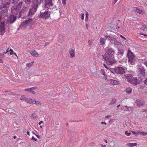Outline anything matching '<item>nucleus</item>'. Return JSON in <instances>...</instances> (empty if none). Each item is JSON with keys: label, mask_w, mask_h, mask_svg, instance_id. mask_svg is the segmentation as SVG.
<instances>
[{"label": "nucleus", "mask_w": 147, "mask_h": 147, "mask_svg": "<svg viewBox=\"0 0 147 147\" xmlns=\"http://www.w3.org/2000/svg\"><path fill=\"white\" fill-rule=\"evenodd\" d=\"M31 55L37 57H38V55L37 52L34 50H32L31 52H30Z\"/></svg>", "instance_id": "412c9836"}, {"label": "nucleus", "mask_w": 147, "mask_h": 147, "mask_svg": "<svg viewBox=\"0 0 147 147\" xmlns=\"http://www.w3.org/2000/svg\"><path fill=\"white\" fill-rule=\"evenodd\" d=\"M5 30V28L4 26L0 25V32H2Z\"/></svg>", "instance_id": "c756f323"}, {"label": "nucleus", "mask_w": 147, "mask_h": 147, "mask_svg": "<svg viewBox=\"0 0 147 147\" xmlns=\"http://www.w3.org/2000/svg\"><path fill=\"white\" fill-rule=\"evenodd\" d=\"M114 50L111 48L107 49L105 53L102 55V57L106 63L109 65H112L116 62L114 58Z\"/></svg>", "instance_id": "f257e3e1"}, {"label": "nucleus", "mask_w": 147, "mask_h": 147, "mask_svg": "<svg viewBox=\"0 0 147 147\" xmlns=\"http://www.w3.org/2000/svg\"><path fill=\"white\" fill-rule=\"evenodd\" d=\"M144 64L147 67V61H144Z\"/></svg>", "instance_id": "69168bd1"}, {"label": "nucleus", "mask_w": 147, "mask_h": 147, "mask_svg": "<svg viewBox=\"0 0 147 147\" xmlns=\"http://www.w3.org/2000/svg\"><path fill=\"white\" fill-rule=\"evenodd\" d=\"M58 11V10L56 9V8H54L52 9L51 11H50V13L51 12L52 13H55L56 12V11Z\"/></svg>", "instance_id": "7c9ffc66"}, {"label": "nucleus", "mask_w": 147, "mask_h": 147, "mask_svg": "<svg viewBox=\"0 0 147 147\" xmlns=\"http://www.w3.org/2000/svg\"><path fill=\"white\" fill-rule=\"evenodd\" d=\"M137 143H128L127 144V145L129 146L130 147H132L133 146H137Z\"/></svg>", "instance_id": "a878e982"}, {"label": "nucleus", "mask_w": 147, "mask_h": 147, "mask_svg": "<svg viewBox=\"0 0 147 147\" xmlns=\"http://www.w3.org/2000/svg\"><path fill=\"white\" fill-rule=\"evenodd\" d=\"M120 37L122 38H123L125 40H126V38H125V37H124L122 35H120Z\"/></svg>", "instance_id": "13d9d810"}, {"label": "nucleus", "mask_w": 147, "mask_h": 147, "mask_svg": "<svg viewBox=\"0 0 147 147\" xmlns=\"http://www.w3.org/2000/svg\"><path fill=\"white\" fill-rule=\"evenodd\" d=\"M133 11L140 14H141L142 13V10H141L138 7H134Z\"/></svg>", "instance_id": "a211bd4d"}, {"label": "nucleus", "mask_w": 147, "mask_h": 147, "mask_svg": "<svg viewBox=\"0 0 147 147\" xmlns=\"http://www.w3.org/2000/svg\"><path fill=\"white\" fill-rule=\"evenodd\" d=\"M21 2H20L19 4H18V5H16V9H19L20 7H21V4H20V3Z\"/></svg>", "instance_id": "49530a36"}, {"label": "nucleus", "mask_w": 147, "mask_h": 147, "mask_svg": "<svg viewBox=\"0 0 147 147\" xmlns=\"http://www.w3.org/2000/svg\"><path fill=\"white\" fill-rule=\"evenodd\" d=\"M132 91V89L130 87H129L126 88L125 89L126 92L128 94L131 93Z\"/></svg>", "instance_id": "bb28decb"}, {"label": "nucleus", "mask_w": 147, "mask_h": 147, "mask_svg": "<svg viewBox=\"0 0 147 147\" xmlns=\"http://www.w3.org/2000/svg\"><path fill=\"white\" fill-rule=\"evenodd\" d=\"M35 104H36V105H41V103L40 102L37 101H36V102H35Z\"/></svg>", "instance_id": "de8ad7c7"}, {"label": "nucleus", "mask_w": 147, "mask_h": 147, "mask_svg": "<svg viewBox=\"0 0 147 147\" xmlns=\"http://www.w3.org/2000/svg\"><path fill=\"white\" fill-rule=\"evenodd\" d=\"M103 66L105 67V68L107 69H109V68L108 67H107V65H106V64H103Z\"/></svg>", "instance_id": "052dcab7"}, {"label": "nucleus", "mask_w": 147, "mask_h": 147, "mask_svg": "<svg viewBox=\"0 0 147 147\" xmlns=\"http://www.w3.org/2000/svg\"><path fill=\"white\" fill-rule=\"evenodd\" d=\"M8 47H7V44H6V46H5V47L4 48V49H3V51L5 50L6 49L7 50V48H8Z\"/></svg>", "instance_id": "680f3d73"}, {"label": "nucleus", "mask_w": 147, "mask_h": 147, "mask_svg": "<svg viewBox=\"0 0 147 147\" xmlns=\"http://www.w3.org/2000/svg\"><path fill=\"white\" fill-rule=\"evenodd\" d=\"M45 0H40L39 2H38V4L39 5L41 3H42L44 1H45Z\"/></svg>", "instance_id": "5fc2aeb1"}, {"label": "nucleus", "mask_w": 147, "mask_h": 147, "mask_svg": "<svg viewBox=\"0 0 147 147\" xmlns=\"http://www.w3.org/2000/svg\"><path fill=\"white\" fill-rule=\"evenodd\" d=\"M116 102V99L115 98H113L111 102H110V105H112L115 103Z\"/></svg>", "instance_id": "c85d7f7f"}, {"label": "nucleus", "mask_w": 147, "mask_h": 147, "mask_svg": "<svg viewBox=\"0 0 147 147\" xmlns=\"http://www.w3.org/2000/svg\"><path fill=\"white\" fill-rule=\"evenodd\" d=\"M106 37L112 43H113V42H114V41H115L116 40V37L114 38L110 36H106Z\"/></svg>", "instance_id": "dca6fc26"}, {"label": "nucleus", "mask_w": 147, "mask_h": 147, "mask_svg": "<svg viewBox=\"0 0 147 147\" xmlns=\"http://www.w3.org/2000/svg\"><path fill=\"white\" fill-rule=\"evenodd\" d=\"M136 103L138 107H140L143 106L145 102L142 100L137 99L136 100Z\"/></svg>", "instance_id": "ddd939ff"}, {"label": "nucleus", "mask_w": 147, "mask_h": 147, "mask_svg": "<svg viewBox=\"0 0 147 147\" xmlns=\"http://www.w3.org/2000/svg\"><path fill=\"white\" fill-rule=\"evenodd\" d=\"M109 81L111 84L113 85H118V81L115 80L110 79L109 80Z\"/></svg>", "instance_id": "aec40b11"}, {"label": "nucleus", "mask_w": 147, "mask_h": 147, "mask_svg": "<svg viewBox=\"0 0 147 147\" xmlns=\"http://www.w3.org/2000/svg\"><path fill=\"white\" fill-rule=\"evenodd\" d=\"M31 100V99H30V98H26L25 101H26V102L28 103H30Z\"/></svg>", "instance_id": "e433bc0d"}, {"label": "nucleus", "mask_w": 147, "mask_h": 147, "mask_svg": "<svg viewBox=\"0 0 147 147\" xmlns=\"http://www.w3.org/2000/svg\"><path fill=\"white\" fill-rule=\"evenodd\" d=\"M69 53L70 54V57L71 58H72L75 56V51L74 50L72 49H71L69 51Z\"/></svg>", "instance_id": "6ab92c4d"}, {"label": "nucleus", "mask_w": 147, "mask_h": 147, "mask_svg": "<svg viewBox=\"0 0 147 147\" xmlns=\"http://www.w3.org/2000/svg\"><path fill=\"white\" fill-rule=\"evenodd\" d=\"M50 43V42H46L45 44V46H46L49 45Z\"/></svg>", "instance_id": "6e6d98bb"}, {"label": "nucleus", "mask_w": 147, "mask_h": 147, "mask_svg": "<svg viewBox=\"0 0 147 147\" xmlns=\"http://www.w3.org/2000/svg\"><path fill=\"white\" fill-rule=\"evenodd\" d=\"M132 132L133 134L135 135L136 136H137L139 134V131H138V133H137L136 131H132Z\"/></svg>", "instance_id": "f704fd0d"}, {"label": "nucleus", "mask_w": 147, "mask_h": 147, "mask_svg": "<svg viewBox=\"0 0 147 147\" xmlns=\"http://www.w3.org/2000/svg\"><path fill=\"white\" fill-rule=\"evenodd\" d=\"M100 146H101V147H106V146L105 145H103L102 144H101Z\"/></svg>", "instance_id": "338daca9"}, {"label": "nucleus", "mask_w": 147, "mask_h": 147, "mask_svg": "<svg viewBox=\"0 0 147 147\" xmlns=\"http://www.w3.org/2000/svg\"><path fill=\"white\" fill-rule=\"evenodd\" d=\"M44 4L46 8H48L50 6L53 5L52 0H45L44 1Z\"/></svg>", "instance_id": "9d476101"}, {"label": "nucleus", "mask_w": 147, "mask_h": 147, "mask_svg": "<svg viewBox=\"0 0 147 147\" xmlns=\"http://www.w3.org/2000/svg\"><path fill=\"white\" fill-rule=\"evenodd\" d=\"M92 42V40H90L88 41V42L89 43L90 45H91V43Z\"/></svg>", "instance_id": "4d7b16f0"}, {"label": "nucleus", "mask_w": 147, "mask_h": 147, "mask_svg": "<svg viewBox=\"0 0 147 147\" xmlns=\"http://www.w3.org/2000/svg\"><path fill=\"white\" fill-rule=\"evenodd\" d=\"M4 52L0 53V62L2 63L3 62L2 59L4 57Z\"/></svg>", "instance_id": "cd10ccee"}, {"label": "nucleus", "mask_w": 147, "mask_h": 147, "mask_svg": "<svg viewBox=\"0 0 147 147\" xmlns=\"http://www.w3.org/2000/svg\"><path fill=\"white\" fill-rule=\"evenodd\" d=\"M9 48L8 47L7 48V50H6V51L5 52H4V53L5 54H6L8 51H9L10 52L11 51H13L12 49H10L9 50Z\"/></svg>", "instance_id": "4c0bfd02"}, {"label": "nucleus", "mask_w": 147, "mask_h": 147, "mask_svg": "<svg viewBox=\"0 0 147 147\" xmlns=\"http://www.w3.org/2000/svg\"><path fill=\"white\" fill-rule=\"evenodd\" d=\"M67 0H62V3L64 6L65 5L66 3V1Z\"/></svg>", "instance_id": "09e8293b"}, {"label": "nucleus", "mask_w": 147, "mask_h": 147, "mask_svg": "<svg viewBox=\"0 0 147 147\" xmlns=\"http://www.w3.org/2000/svg\"><path fill=\"white\" fill-rule=\"evenodd\" d=\"M145 69L143 67H141L138 69V71L139 72L142 76L144 77L145 76Z\"/></svg>", "instance_id": "4468645a"}, {"label": "nucleus", "mask_w": 147, "mask_h": 147, "mask_svg": "<svg viewBox=\"0 0 147 147\" xmlns=\"http://www.w3.org/2000/svg\"><path fill=\"white\" fill-rule=\"evenodd\" d=\"M10 3L11 0H1L0 1V3L1 5H0V9L3 8H8Z\"/></svg>", "instance_id": "39448f33"}, {"label": "nucleus", "mask_w": 147, "mask_h": 147, "mask_svg": "<svg viewBox=\"0 0 147 147\" xmlns=\"http://www.w3.org/2000/svg\"><path fill=\"white\" fill-rule=\"evenodd\" d=\"M84 18V14L83 13H82V17L81 19L82 20H83Z\"/></svg>", "instance_id": "603ef678"}, {"label": "nucleus", "mask_w": 147, "mask_h": 147, "mask_svg": "<svg viewBox=\"0 0 147 147\" xmlns=\"http://www.w3.org/2000/svg\"><path fill=\"white\" fill-rule=\"evenodd\" d=\"M114 70L116 72V73L117 74H122L125 73L127 71L126 68H123L121 67H116V69Z\"/></svg>", "instance_id": "423d86ee"}, {"label": "nucleus", "mask_w": 147, "mask_h": 147, "mask_svg": "<svg viewBox=\"0 0 147 147\" xmlns=\"http://www.w3.org/2000/svg\"><path fill=\"white\" fill-rule=\"evenodd\" d=\"M141 134L142 135H146L147 134V133H145L144 132H140L139 134Z\"/></svg>", "instance_id": "8fccbe9b"}, {"label": "nucleus", "mask_w": 147, "mask_h": 147, "mask_svg": "<svg viewBox=\"0 0 147 147\" xmlns=\"http://www.w3.org/2000/svg\"><path fill=\"white\" fill-rule=\"evenodd\" d=\"M24 91H27L28 92L31 93L32 94H35V92L31 88H30L25 89L24 90Z\"/></svg>", "instance_id": "4be33fe9"}, {"label": "nucleus", "mask_w": 147, "mask_h": 147, "mask_svg": "<svg viewBox=\"0 0 147 147\" xmlns=\"http://www.w3.org/2000/svg\"><path fill=\"white\" fill-rule=\"evenodd\" d=\"M34 63V61H32L30 63H27L26 64V66L27 67H31L32 65H33V64Z\"/></svg>", "instance_id": "2f4dec72"}, {"label": "nucleus", "mask_w": 147, "mask_h": 147, "mask_svg": "<svg viewBox=\"0 0 147 147\" xmlns=\"http://www.w3.org/2000/svg\"><path fill=\"white\" fill-rule=\"evenodd\" d=\"M107 37H106V36L104 37V38H103L101 37L100 39V44L102 45H104L105 44V41L107 39Z\"/></svg>", "instance_id": "f3484780"}, {"label": "nucleus", "mask_w": 147, "mask_h": 147, "mask_svg": "<svg viewBox=\"0 0 147 147\" xmlns=\"http://www.w3.org/2000/svg\"><path fill=\"white\" fill-rule=\"evenodd\" d=\"M116 69V67H115L114 69L111 68L110 69V70L113 74H114L115 73H116L115 71L114 70Z\"/></svg>", "instance_id": "58836bf2"}, {"label": "nucleus", "mask_w": 147, "mask_h": 147, "mask_svg": "<svg viewBox=\"0 0 147 147\" xmlns=\"http://www.w3.org/2000/svg\"><path fill=\"white\" fill-rule=\"evenodd\" d=\"M28 11V8L27 7H24L22 10L20 11L19 15V18L21 17V15L24 14V15H26V13Z\"/></svg>", "instance_id": "1a4fd4ad"}, {"label": "nucleus", "mask_w": 147, "mask_h": 147, "mask_svg": "<svg viewBox=\"0 0 147 147\" xmlns=\"http://www.w3.org/2000/svg\"><path fill=\"white\" fill-rule=\"evenodd\" d=\"M31 140H34L35 141H36L37 140V139L36 138H34V137L32 136V137Z\"/></svg>", "instance_id": "864d4df0"}, {"label": "nucleus", "mask_w": 147, "mask_h": 147, "mask_svg": "<svg viewBox=\"0 0 147 147\" xmlns=\"http://www.w3.org/2000/svg\"><path fill=\"white\" fill-rule=\"evenodd\" d=\"M0 9L1 10V11H0V13H1V16H0V17L1 18V19L2 18H4V16H6V15L7 13V8H5V9ZM5 9V8H4Z\"/></svg>", "instance_id": "9b49d317"}, {"label": "nucleus", "mask_w": 147, "mask_h": 147, "mask_svg": "<svg viewBox=\"0 0 147 147\" xmlns=\"http://www.w3.org/2000/svg\"><path fill=\"white\" fill-rule=\"evenodd\" d=\"M33 20L32 18H29L28 20L24 21L26 24L28 25V24H31Z\"/></svg>", "instance_id": "b1692460"}, {"label": "nucleus", "mask_w": 147, "mask_h": 147, "mask_svg": "<svg viewBox=\"0 0 147 147\" xmlns=\"http://www.w3.org/2000/svg\"><path fill=\"white\" fill-rule=\"evenodd\" d=\"M27 26L28 25L26 24L25 21H24L20 24L18 29L20 28H26Z\"/></svg>", "instance_id": "2eb2a0df"}, {"label": "nucleus", "mask_w": 147, "mask_h": 147, "mask_svg": "<svg viewBox=\"0 0 147 147\" xmlns=\"http://www.w3.org/2000/svg\"><path fill=\"white\" fill-rule=\"evenodd\" d=\"M37 88V87H34L32 88H32V89L33 90H35Z\"/></svg>", "instance_id": "0e129e2a"}, {"label": "nucleus", "mask_w": 147, "mask_h": 147, "mask_svg": "<svg viewBox=\"0 0 147 147\" xmlns=\"http://www.w3.org/2000/svg\"><path fill=\"white\" fill-rule=\"evenodd\" d=\"M31 117L32 118H33L34 119H36V114L35 113H34L33 114H32L31 115Z\"/></svg>", "instance_id": "a19ab883"}, {"label": "nucleus", "mask_w": 147, "mask_h": 147, "mask_svg": "<svg viewBox=\"0 0 147 147\" xmlns=\"http://www.w3.org/2000/svg\"><path fill=\"white\" fill-rule=\"evenodd\" d=\"M16 17L13 15H10L9 18V20L6 22V24H10L13 23L16 21Z\"/></svg>", "instance_id": "6e6552de"}, {"label": "nucleus", "mask_w": 147, "mask_h": 147, "mask_svg": "<svg viewBox=\"0 0 147 147\" xmlns=\"http://www.w3.org/2000/svg\"><path fill=\"white\" fill-rule=\"evenodd\" d=\"M113 43L115 46H118L120 44V42L117 41L116 40L115 41H114V42H113Z\"/></svg>", "instance_id": "473e14b6"}, {"label": "nucleus", "mask_w": 147, "mask_h": 147, "mask_svg": "<svg viewBox=\"0 0 147 147\" xmlns=\"http://www.w3.org/2000/svg\"><path fill=\"white\" fill-rule=\"evenodd\" d=\"M36 100H35L33 99H31V100L30 103H32V104H35V102H36Z\"/></svg>", "instance_id": "37998d69"}, {"label": "nucleus", "mask_w": 147, "mask_h": 147, "mask_svg": "<svg viewBox=\"0 0 147 147\" xmlns=\"http://www.w3.org/2000/svg\"><path fill=\"white\" fill-rule=\"evenodd\" d=\"M127 107L125 106L122 107L121 108V109L125 111H127Z\"/></svg>", "instance_id": "72a5a7b5"}, {"label": "nucleus", "mask_w": 147, "mask_h": 147, "mask_svg": "<svg viewBox=\"0 0 147 147\" xmlns=\"http://www.w3.org/2000/svg\"><path fill=\"white\" fill-rule=\"evenodd\" d=\"M133 109V108L132 107H127V111L130 112L132 111Z\"/></svg>", "instance_id": "c9c22d12"}, {"label": "nucleus", "mask_w": 147, "mask_h": 147, "mask_svg": "<svg viewBox=\"0 0 147 147\" xmlns=\"http://www.w3.org/2000/svg\"><path fill=\"white\" fill-rule=\"evenodd\" d=\"M100 71L102 74L103 75H104L105 76H106V75L105 74V70L104 69H101Z\"/></svg>", "instance_id": "ea45409f"}, {"label": "nucleus", "mask_w": 147, "mask_h": 147, "mask_svg": "<svg viewBox=\"0 0 147 147\" xmlns=\"http://www.w3.org/2000/svg\"><path fill=\"white\" fill-rule=\"evenodd\" d=\"M0 24L1 25V26H4V25H5V23L4 22H1Z\"/></svg>", "instance_id": "bf43d9fd"}, {"label": "nucleus", "mask_w": 147, "mask_h": 147, "mask_svg": "<svg viewBox=\"0 0 147 147\" xmlns=\"http://www.w3.org/2000/svg\"><path fill=\"white\" fill-rule=\"evenodd\" d=\"M125 134L126 135H127V136H129L131 134V133L130 132L128 133L127 131H125Z\"/></svg>", "instance_id": "a18cd8bd"}, {"label": "nucleus", "mask_w": 147, "mask_h": 147, "mask_svg": "<svg viewBox=\"0 0 147 147\" xmlns=\"http://www.w3.org/2000/svg\"><path fill=\"white\" fill-rule=\"evenodd\" d=\"M37 8L38 7H37L31 6L29 9H31V10H32V12L34 13L36 11Z\"/></svg>", "instance_id": "5701e85b"}, {"label": "nucleus", "mask_w": 147, "mask_h": 147, "mask_svg": "<svg viewBox=\"0 0 147 147\" xmlns=\"http://www.w3.org/2000/svg\"><path fill=\"white\" fill-rule=\"evenodd\" d=\"M26 97H25V96L24 95H23L20 98V99L21 100H25L26 99Z\"/></svg>", "instance_id": "79ce46f5"}, {"label": "nucleus", "mask_w": 147, "mask_h": 147, "mask_svg": "<svg viewBox=\"0 0 147 147\" xmlns=\"http://www.w3.org/2000/svg\"><path fill=\"white\" fill-rule=\"evenodd\" d=\"M127 79V81L134 85H136L140 83V81L136 77H133L132 75L130 74H127L124 76Z\"/></svg>", "instance_id": "f03ea898"}, {"label": "nucleus", "mask_w": 147, "mask_h": 147, "mask_svg": "<svg viewBox=\"0 0 147 147\" xmlns=\"http://www.w3.org/2000/svg\"><path fill=\"white\" fill-rule=\"evenodd\" d=\"M31 9H29V11L28 12V13L27 15H26V17H32V16L34 15V13L32 12Z\"/></svg>", "instance_id": "393cba45"}, {"label": "nucleus", "mask_w": 147, "mask_h": 147, "mask_svg": "<svg viewBox=\"0 0 147 147\" xmlns=\"http://www.w3.org/2000/svg\"><path fill=\"white\" fill-rule=\"evenodd\" d=\"M146 28V26H144V25H142V26H141L140 28L145 30V28Z\"/></svg>", "instance_id": "c03bdc74"}, {"label": "nucleus", "mask_w": 147, "mask_h": 147, "mask_svg": "<svg viewBox=\"0 0 147 147\" xmlns=\"http://www.w3.org/2000/svg\"><path fill=\"white\" fill-rule=\"evenodd\" d=\"M43 122V121H40L39 123H38V124L39 125H40L41 124V123H42Z\"/></svg>", "instance_id": "774afa93"}, {"label": "nucleus", "mask_w": 147, "mask_h": 147, "mask_svg": "<svg viewBox=\"0 0 147 147\" xmlns=\"http://www.w3.org/2000/svg\"><path fill=\"white\" fill-rule=\"evenodd\" d=\"M50 11H49L45 10L43 11L41 10L40 12L38 17L40 18H42L45 20L48 19L50 17Z\"/></svg>", "instance_id": "20e7f679"}, {"label": "nucleus", "mask_w": 147, "mask_h": 147, "mask_svg": "<svg viewBox=\"0 0 147 147\" xmlns=\"http://www.w3.org/2000/svg\"><path fill=\"white\" fill-rule=\"evenodd\" d=\"M31 0H24L25 3L27 4H29L31 3ZM38 0H32L31 6L38 7L39 5Z\"/></svg>", "instance_id": "0eeeda50"}, {"label": "nucleus", "mask_w": 147, "mask_h": 147, "mask_svg": "<svg viewBox=\"0 0 147 147\" xmlns=\"http://www.w3.org/2000/svg\"><path fill=\"white\" fill-rule=\"evenodd\" d=\"M5 92H8L9 94H12L11 93V92L10 91H5Z\"/></svg>", "instance_id": "e2e57ef3"}, {"label": "nucleus", "mask_w": 147, "mask_h": 147, "mask_svg": "<svg viewBox=\"0 0 147 147\" xmlns=\"http://www.w3.org/2000/svg\"><path fill=\"white\" fill-rule=\"evenodd\" d=\"M127 56L128 58V62L132 65H134L135 61V56L129 48L128 49Z\"/></svg>", "instance_id": "7ed1b4c3"}, {"label": "nucleus", "mask_w": 147, "mask_h": 147, "mask_svg": "<svg viewBox=\"0 0 147 147\" xmlns=\"http://www.w3.org/2000/svg\"><path fill=\"white\" fill-rule=\"evenodd\" d=\"M118 51L117 55H119L121 57L123 56L124 54V49L121 47H119L118 48Z\"/></svg>", "instance_id": "f8f14e48"}, {"label": "nucleus", "mask_w": 147, "mask_h": 147, "mask_svg": "<svg viewBox=\"0 0 147 147\" xmlns=\"http://www.w3.org/2000/svg\"><path fill=\"white\" fill-rule=\"evenodd\" d=\"M59 0H52V2H53L54 3H55V2L57 3V5L58 3V1Z\"/></svg>", "instance_id": "3c124183"}]
</instances>
